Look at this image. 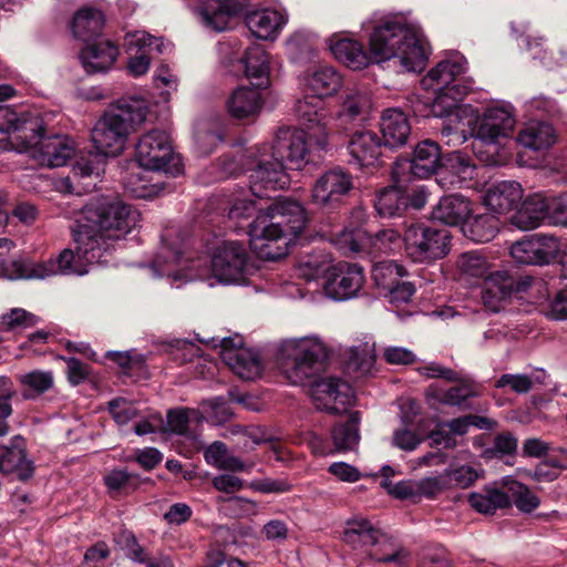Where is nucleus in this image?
I'll list each match as a JSON object with an SVG mask.
<instances>
[{"instance_id":"c9c22d12","label":"nucleus","mask_w":567,"mask_h":567,"mask_svg":"<svg viewBox=\"0 0 567 567\" xmlns=\"http://www.w3.org/2000/svg\"><path fill=\"white\" fill-rule=\"evenodd\" d=\"M330 50L337 60L353 70L368 66L372 60L360 42L348 38L331 39Z\"/></svg>"},{"instance_id":"49530a36","label":"nucleus","mask_w":567,"mask_h":567,"mask_svg":"<svg viewBox=\"0 0 567 567\" xmlns=\"http://www.w3.org/2000/svg\"><path fill=\"white\" fill-rule=\"evenodd\" d=\"M468 503L478 513L489 515L512 506L509 495L501 488H487L485 494L472 493Z\"/></svg>"},{"instance_id":"423d86ee","label":"nucleus","mask_w":567,"mask_h":567,"mask_svg":"<svg viewBox=\"0 0 567 567\" xmlns=\"http://www.w3.org/2000/svg\"><path fill=\"white\" fill-rule=\"evenodd\" d=\"M292 218L282 227L270 224L264 227L254 226L249 230L250 250L264 261H277L288 256L297 244L303 245L309 238V215H290Z\"/></svg>"},{"instance_id":"0eeeda50","label":"nucleus","mask_w":567,"mask_h":567,"mask_svg":"<svg viewBox=\"0 0 567 567\" xmlns=\"http://www.w3.org/2000/svg\"><path fill=\"white\" fill-rule=\"evenodd\" d=\"M145 110L120 104L107 110L92 130V142L99 153L117 156L124 148L131 128L145 121Z\"/></svg>"},{"instance_id":"5fc2aeb1","label":"nucleus","mask_w":567,"mask_h":567,"mask_svg":"<svg viewBox=\"0 0 567 567\" xmlns=\"http://www.w3.org/2000/svg\"><path fill=\"white\" fill-rule=\"evenodd\" d=\"M114 542L122 549L126 550V556L133 561L146 565L150 560L144 547L138 544V540L132 530L121 528L114 534Z\"/></svg>"},{"instance_id":"58836bf2","label":"nucleus","mask_w":567,"mask_h":567,"mask_svg":"<svg viewBox=\"0 0 567 567\" xmlns=\"http://www.w3.org/2000/svg\"><path fill=\"white\" fill-rule=\"evenodd\" d=\"M224 362L243 380H255L261 374L262 364L259 357L248 349L227 351Z\"/></svg>"},{"instance_id":"72a5a7b5","label":"nucleus","mask_w":567,"mask_h":567,"mask_svg":"<svg viewBox=\"0 0 567 567\" xmlns=\"http://www.w3.org/2000/svg\"><path fill=\"white\" fill-rule=\"evenodd\" d=\"M42 127V118L30 114L19 115L8 106H0V134L7 135L17 132V140L25 143L30 132L39 131Z\"/></svg>"},{"instance_id":"f3484780","label":"nucleus","mask_w":567,"mask_h":567,"mask_svg":"<svg viewBox=\"0 0 567 567\" xmlns=\"http://www.w3.org/2000/svg\"><path fill=\"white\" fill-rule=\"evenodd\" d=\"M0 472L4 475L14 474L20 482H28L35 472L34 462L27 457V441L14 435L8 444L0 443Z\"/></svg>"},{"instance_id":"338daca9","label":"nucleus","mask_w":567,"mask_h":567,"mask_svg":"<svg viewBox=\"0 0 567 567\" xmlns=\"http://www.w3.org/2000/svg\"><path fill=\"white\" fill-rule=\"evenodd\" d=\"M436 209L441 213H473V206L471 200L461 194H450L443 196Z\"/></svg>"},{"instance_id":"1a4fd4ad","label":"nucleus","mask_w":567,"mask_h":567,"mask_svg":"<svg viewBox=\"0 0 567 567\" xmlns=\"http://www.w3.org/2000/svg\"><path fill=\"white\" fill-rule=\"evenodd\" d=\"M256 269L245 246L238 241L224 243L212 257L213 274L220 282L245 284Z\"/></svg>"},{"instance_id":"7ed1b4c3","label":"nucleus","mask_w":567,"mask_h":567,"mask_svg":"<svg viewBox=\"0 0 567 567\" xmlns=\"http://www.w3.org/2000/svg\"><path fill=\"white\" fill-rule=\"evenodd\" d=\"M269 147H258L254 166L249 169V190L254 194L252 210L256 213H305L301 202L293 196L270 198L265 192L287 187L290 177L280 158L274 157Z\"/></svg>"},{"instance_id":"2f4dec72","label":"nucleus","mask_w":567,"mask_h":567,"mask_svg":"<svg viewBox=\"0 0 567 567\" xmlns=\"http://www.w3.org/2000/svg\"><path fill=\"white\" fill-rule=\"evenodd\" d=\"M306 87L315 97L336 94L342 86V75L332 66L320 65L308 71L303 78Z\"/></svg>"},{"instance_id":"69168bd1","label":"nucleus","mask_w":567,"mask_h":567,"mask_svg":"<svg viewBox=\"0 0 567 567\" xmlns=\"http://www.w3.org/2000/svg\"><path fill=\"white\" fill-rule=\"evenodd\" d=\"M105 358L116 363L123 374L132 377L135 370H141L144 365V360L141 355L132 357L128 352L107 351Z\"/></svg>"},{"instance_id":"de8ad7c7","label":"nucleus","mask_w":567,"mask_h":567,"mask_svg":"<svg viewBox=\"0 0 567 567\" xmlns=\"http://www.w3.org/2000/svg\"><path fill=\"white\" fill-rule=\"evenodd\" d=\"M371 107V97L361 90H350L342 104V109L337 113L342 122L353 121L369 112Z\"/></svg>"},{"instance_id":"8fccbe9b","label":"nucleus","mask_w":567,"mask_h":567,"mask_svg":"<svg viewBox=\"0 0 567 567\" xmlns=\"http://www.w3.org/2000/svg\"><path fill=\"white\" fill-rule=\"evenodd\" d=\"M343 539L347 543L359 542L364 546H373L378 543V530L367 519H354L348 522Z\"/></svg>"},{"instance_id":"4d7b16f0","label":"nucleus","mask_w":567,"mask_h":567,"mask_svg":"<svg viewBox=\"0 0 567 567\" xmlns=\"http://www.w3.org/2000/svg\"><path fill=\"white\" fill-rule=\"evenodd\" d=\"M517 439L511 432H501L495 435L493 446L484 451L487 458L496 457L503 458L504 456H513L517 452Z\"/></svg>"},{"instance_id":"4468645a","label":"nucleus","mask_w":567,"mask_h":567,"mask_svg":"<svg viewBox=\"0 0 567 567\" xmlns=\"http://www.w3.org/2000/svg\"><path fill=\"white\" fill-rule=\"evenodd\" d=\"M341 241L349 245L353 252L389 254L401 246L403 237L395 229H381L371 233L367 229L357 228L341 233Z\"/></svg>"},{"instance_id":"393cba45","label":"nucleus","mask_w":567,"mask_h":567,"mask_svg":"<svg viewBox=\"0 0 567 567\" xmlns=\"http://www.w3.org/2000/svg\"><path fill=\"white\" fill-rule=\"evenodd\" d=\"M523 188L517 182H501L484 195V205L491 213H509L523 205ZM518 213H524L523 208Z\"/></svg>"},{"instance_id":"603ef678","label":"nucleus","mask_w":567,"mask_h":567,"mask_svg":"<svg viewBox=\"0 0 567 567\" xmlns=\"http://www.w3.org/2000/svg\"><path fill=\"white\" fill-rule=\"evenodd\" d=\"M442 169L457 176L461 181L472 179L475 165L468 155L462 152H452L443 157Z\"/></svg>"},{"instance_id":"a878e982","label":"nucleus","mask_w":567,"mask_h":567,"mask_svg":"<svg viewBox=\"0 0 567 567\" xmlns=\"http://www.w3.org/2000/svg\"><path fill=\"white\" fill-rule=\"evenodd\" d=\"M243 9L244 3L239 0H205L200 7V14L207 28L221 32L228 29L230 19Z\"/></svg>"},{"instance_id":"6ab92c4d","label":"nucleus","mask_w":567,"mask_h":567,"mask_svg":"<svg viewBox=\"0 0 567 567\" xmlns=\"http://www.w3.org/2000/svg\"><path fill=\"white\" fill-rule=\"evenodd\" d=\"M308 134L305 130L281 127L277 131L272 144H264L261 147H269L274 157L280 162H289L300 167L307 154Z\"/></svg>"},{"instance_id":"bb28decb","label":"nucleus","mask_w":567,"mask_h":567,"mask_svg":"<svg viewBox=\"0 0 567 567\" xmlns=\"http://www.w3.org/2000/svg\"><path fill=\"white\" fill-rule=\"evenodd\" d=\"M254 194L249 190L237 188L231 192H220L212 195L204 206L197 207L202 213H243L252 210Z\"/></svg>"},{"instance_id":"37998d69","label":"nucleus","mask_w":567,"mask_h":567,"mask_svg":"<svg viewBox=\"0 0 567 567\" xmlns=\"http://www.w3.org/2000/svg\"><path fill=\"white\" fill-rule=\"evenodd\" d=\"M524 213H567V192L555 195L538 192L527 196L523 203Z\"/></svg>"},{"instance_id":"3c124183","label":"nucleus","mask_w":567,"mask_h":567,"mask_svg":"<svg viewBox=\"0 0 567 567\" xmlns=\"http://www.w3.org/2000/svg\"><path fill=\"white\" fill-rule=\"evenodd\" d=\"M40 318L23 308H12L0 317V332L17 331L32 328L38 324Z\"/></svg>"},{"instance_id":"20e7f679","label":"nucleus","mask_w":567,"mask_h":567,"mask_svg":"<svg viewBox=\"0 0 567 567\" xmlns=\"http://www.w3.org/2000/svg\"><path fill=\"white\" fill-rule=\"evenodd\" d=\"M370 51L377 62L396 58L409 72H421L427 55L422 40L405 22L389 19L378 24L370 35Z\"/></svg>"},{"instance_id":"6e6d98bb","label":"nucleus","mask_w":567,"mask_h":567,"mask_svg":"<svg viewBox=\"0 0 567 567\" xmlns=\"http://www.w3.org/2000/svg\"><path fill=\"white\" fill-rule=\"evenodd\" d=\"M22 384L28 386L24 398L32 399L53 386V375L51 372L32 371L22 378Z\"/></svg>"},{"instance_id":"774afa93","label":"nucleus","mask_w":567,"mask_h":567,"mask_svg":"<svg viewBox=\"0 0 567 567\" xmlns=\"http://www.w3.org/2000/svg\"><path fill=\"white\" fill-rule=\"evenodd\" d=\"M166 419V427L169 432L178 435H184L187 433L190 421L189 409H171L167 411Z\"/></svg>"},{"instance_id":"b1692460","label":"nucleus","mask_w":567,"mask_h":567,"mask_svg":"<svg viewBox=\"0 0 567 567\" xmlns=\"http://www.w3.org/2000/svg\"><path fill=\"white\" fill-rule=\"evenodd\" d=\"M190 233L188 229L165 228L161 235L162 248L155 256L156 265H181L186 257Z\"/></svg>"},{"instance_id":"e433bc0d","label":"nucleus","mask_w":567,"mask_h":567,"mask_svg":"<svg viewBox=\"0 0 567 567\" xmlns=\"http://www.w3.org/2000/svg\"><path fill=\"white\" fill-rule=\"evenodd\" d=\"M104 27V14L93 8H82L71 21V31L75 39L90 42L99 37Z\"/></svg>"},{"instance_id":"09e8293b","label":"nucleus","mask_w":567,"mask_h":567,"mask_svg":"<svg viewBox=\"0 0 567 567\" xmlns=\"http://www.w3.org/2000/svg\"><path fill=\"white\" fill-rule=\"evenodd\" d=\"M506 493L509 495L511 502L514 503L520 512L532 513L539 506L540 501L538 496L535 495L527 485L513 480L506 484Z\"/></svg>"},{"instance_id":"5701e85b","label":"nucleus","mask_w":567,"mask_h":567,"mask_svg":"<svg viewBox=\"0 0 567 567\" xmlns=\"http://www.w3.org/2000/svg\"><path fill=\"white\" fill-rule=\"evenodd\" d=\"M384 144L377 133L371 131L354 133L349 143L348 151L351 162L360 167L381 164Z\"/></svg>"},{"instance_id":"f704fd0d","label":"nucleus","mask_w":567,"mask_h":567,"mask_svg":"<svg viewBox=\"0 0 567 567\" xmlns=\"http://www.w3.org/2000/svg\"><path fill=\"white\" fill-rule=\"evenodd\" d=\"M261 106V94L255 87L240 86L233 91L227 101L229 114L238 120L256 116Z\"/></svg>"},{"instance_id":"052dcab7","label":"nucleus","mask_w":567,"mask_h":567,"mask_svg":"<svg viewBox=\"0 0 567 567\" xmlns=\"http://www.w3.org/2000/svg\"><path fill=\"white\" fill-rule=\"evenodd\" d=\"M559 216L560 215H511L509 223L520 230H530L539 227L545 223L556 224L559 221H567V218L563 220L558 218Z\"/></svg>"},{"instance_id":"a211bd4d","label":"nucleus","mask_w":567,"mask_h":567,"mask_svg":"<svg viewBox=\"0 0 567 567\" xmlns=\"http://www.w3.org/2000/svg\"><path fill=\"white\" fill-rule=\"evenodd\" d=\"M443 158L441 156L440 145L433 141L425 140L420 142L413 152V157L396 161L395 167L392 169V177L396 182L401 179L398 168L402 165L409 167L410 173L417 178H427L435 174L442 167Z\"/></svg>"},{"instance_id":"0e129e2a","label":"nucleus","mask_w":567,"mask_h":567,"mask_svg":"<svg viewBox=\"0 0 567 567\" xmlns=\"http://www.w3.org/2000/svg\"><path fill=\"white\" fill-rule=\"evenodd\" d=\"M403 425L411 426L416 434L425 439L430 440V434L433 430H431L432 420L425 416H421L419 412V406L416 410L414 409V404H411V411L404 412L402 416Z\"/></svg>"},{"instance_id":"aec40b11","label":"nucleus","mask_w":567,"mask_h":567,"mask_svg":"<svg viewBox=\"0 0 567 567\" xmlns=\"http://www.w3.org/2000/svg\"><path fill=\"white\" fill-rule=\"evenodd\" d=\"M427 195L423 189L411 194L396 186H388L378 190L373 198L377 213H399L401 210H421L425 207Z\"/></svg>"},{"instance_id":"6e6552de","label":"nucleus","mask_w":567,"mask_h":567,"mask_svg":"<svg viewBox=\"0 0 567 567\" xmlns=\"http://www.w3.org/2000/svg\"><path fill=\"white\" fill-rule=\"evenodd\" d=\"M451 238L452 235L445 227L411 224L403 235L405 254L414 262H433L449 254Z\"/></svg>"},{"instance_id":"c756f323","label":"nucleus","mask_w":567,"mask_h":567,"mask_svg":"<svg viewBox=\"0 0 567 567\" xmlns=\"http://www.w3.org/2000/svg\"><path fill=\"white\" fill-rule=\"evenodd\" d=\"M118 55V49L109 40L87 44L80 54L83 68L90 74L109 71Z\"/></svg>"},{"instance_id":"f257e3e1","label":"nucleus","mask_w":567,"mask_h":567,"mask_svg":"<svg viewBox=\"0 0 567 567\" xmlns=\"http://www.w3.org/2000/svg\"><path fill=\"white\" fill-rule=\"evenodd\" d=\"M136 215H85L84 221L72 227L75 250H62L55 260L35 262L29 258L13 260L10 265L14 279H44L61 274L83 276L87 266L103 262L104 254L110 249L109 240H117L131 231Z\"/></svg>"},{"instance_id":"9d476101","label":"nucleus","mask_w":567,"mask_h":567,"mask_svg":"<svg viewBox=\"0 0 567 567\" xmlns=\"http://www.w3.org/2000/svg\"><path fill=\"white\" fill-rule=\"evenodd\" d=\"M44 126L39 131L30 132L24 143L25 151H30L32 157L40 165L48 167H61L74 154L73 142L64 135L45 136Z\"/></svg>"},{"instance_id":"c85d7f7f","label":"nucleus","mask_w":567,"mask_h":567,"mask_svg":"<svg viewBox=\"0 0 567 567\" xmlns=\"http://www.w3.org/2000/svg\"><path fill=\"white\" fill-rule=\"evenodd\" d=\"M351 186V178L348 174L342 171H330L316 183L312 199L322 206L337 203L342 195L350 190Z\"/></svg>"},{"instance_id":"13d9d810","label":"nucleus","mask_w":567,"mask_h":567,"mask_svg":"<svg viewBox=\"0 0 567 567\" xmlns=\"http://www.w3.org/2000/svg\"><path fill=\"white\" fill-rule=\"evenodd\" d=\"M443 475L444 478L446 480L447 488H467L478 478L477 471L468 465H461L454 468H446Z\"/></svg>"},{"instance_id":"f03ea898","label":"nucleus","mask_w":567,"mask_h":567,"mask_svg":"<svg viewBox=\"0 0 567 567\" xmlns=\"http://www.w3.org/2000/svg\"><path fill=\"white\" fill-rule=\"evenodd\" d=\"M328 350L321 342H302L293 357L292 371L300 379H313V402L318 411L331 415L347 412L352 403L351 385L337 377L321 378L328 365Z\"/></svg>"},{"instance_id":"cd10ccee","label":"nucleus","mask_w":567,"mask_h":567,"mask_svg":"<svg viewBox=\"0 0 567 567\" xmlns=\"http://www.w3.org/2000/svg\"><path fill=\"white\" fill-rule=\"evenodd\" d=\"M380 131L384 146L396 148L408 143L411 125L408 116L401 110L388 109L381 116Z\"/></svg>"},{"instance_id":"dca6fc26","label":"nucleus","mask_w":567,"mask_h":567,"mask_svg":"<svg viewBox=\"0 0 567 567\" xmlns=\"http://www.w3.org/2000/svg\"><path fill=\"white\" fill-rule=\"evenodd\" d=\"M556 240L554 236L535 234L513 244L511 255L520 265H549L555 257Z\"/></svg>"},{"instance_id":"473e14b6","label":"nucleus","mask_w":567,"mask_h":567,"mask_svg":"<svg viewBox=\"0 0 567 567\" xmlns=\"http://www.w3.org/2000/svg\"><path fill=\"white\" fill-rule=\"evenodd\" d=\"M478 394L475 384L468 380H458V382L447 390L431 384L426 390L429 401L434 400L446 405L458 406L461 409H471L468 399Z\"/></svg>"},{"instance_id":"79ce46f5","label":"nucleus","mask_w":567,"mask_h":567,"mask_svg":"<svg viewBox=\"0 0 567 567\" xmlns=\"http://www.w3.org/2000/svg\"><path fill=\"white\" fill-rule=\"evenodd\" d=\"M246 76L256 80V85L261 86L267 83L269 75V60L264 47L254 44L249 47L243 58Z\"/></svg>"},{"instance_id":"ddd939ff","label":"nucleus","mask_w":567,"mask_h":567,"mask_svg":"<svg viewBox=\"0 0 567 567\" xmlns=\"http://www.w3.org/2000/svg\"><path fill=\"white\" fill-rule=\"evenodd\" d=\"M135 153L140 166L150 171H166L174 156L171 137L162 130H151L142 135Z\"/></svg>"},{"instance_id":"c03bdc74","label":"nucleus","mask_w":567,"mask_h":567,"mask_svg":"<svg viewBox=\"0 0 567 567\" xmlns=\"http://www.w3.org/2000/svg\"><path fill=\"white\" fill-rule=\"evenodd\" d=\"M246 24L258 39L266 40L282 24V16L276 10H260L247 14Z\"/></svg>"},{"instance_id":"680f3d73","label":"nucleus","mask_w":567,"mask_h":567,"mask_svg":"<svg viewBox=\"0 0 567 567\" xmlns=\"http://www.w3.org/2000/svg\"><path fill=\"white\" fill-rule=\"evenodd\" d=\"M509 388L514 393L525 394L533 389V380L527 374H502L495 382L496 389Z\"/></svg>"},{"instance_id":"39448f33","label":"nucleus","mask_w":567,"mask_h":567,"mask_svg":"<svg viewBox=\"0 0 567 567\" xmlns=\"http://www.w3.org/2000/svg\"><path fill=\"white\" fill-rule=\"evenodd\" d=\"M457 267L463 275L484 279L482 300L484 306L494 312L499 310L502 301L514 295L526 292L533 281L529 276H517L507 270L489 272V262L476 251L462 254L458 257Z\"/></svg>"},{"instance_id":"7c9ffc66","label":"nucleus","mask_w":567,"mask_h":567,"mask_svg":"<svg viewBox=\"0 0 567 567\" xmlns=\"http://www.w3.org/2000/svg\"><path fill=\"white\" fill-rule=\"evenodd\" d=\"M472 85L457 78L451 84L435 89L436 96L432 103L431 113L437 117L449 116L458 107L461 101L471 92Z\"/></svg>"},{"instance_id":"864d4df0","label":"nucleus","mask_w":567,"mask_h":567,"mask_svg":"<svg viewBox=\"0 0 567 567\" xmlns=\"http://www.w3.org/2000/svg\"><path fill=\"white\" fill-rule=\"evenodd\" d=\"M151 478H142L138 474L125 470H113L104 476V483L110 491L136 489L141 484L150 483Z\"/></svg>"},{"instance_id":"bf43d9fd","label":"nucleus","mask_w":567,"mask_h":567,"mask_svg":"<svg viewBox=\"0 0 567 567\" xmlns=\"http://www.w3.org/2000/svg\"><path fill=\"white\" fill-rule=\"evenodd\" d=\"M81 213H131V210L117 195H101L86 205Z\"/></svg>"},{"instance_id":"f8f14e48","label":"nucleus","mask_w":567,"mask_h":567,"mask_svg":"<svg viewBox=\"0 0 567 567\" xmlns=\"http://www.w3.org/2000/svg\"><path fill=\"white\" fill-rule=\"evenodd\" d=\"M296 112L306 125L308 140L323 150L328 145L332 122L336 120L334 116L324 107L319 97H307L298 101Z\"/></svg>"},{"instance_id":"4be33fe9","label":"nucleus","mask_w":567,"mask_h":567,"mask_svg":"<svg viewBox=\"0 0 567 567\" xmlns=\"http://www.w3.org/2000/svg\"><path fill=\"white\" fill-rule=\"evenodd\" d=\"M437 219L445 225L461 224L464 235L477 243L492 240L501 225L497 215H441Z\"/></svg>"},{"instance_id":"2eb2a0df","label":"nucleus","mask_w":567,"mask_h":567,"mask_svg":"<svg viewBox=\"0 0 567 567\" xmlns=\"http://www.w3.org/2000/svg\"><path fill=\"white\" fill-rule=\"evenodd\" d=\"M515 125L516 118L512 106L487 107L480 118L475 140L483 144H498L512 136Z\"/></svg>"},{"instance_id":"e2e57ef3","label":"nucleus","mask_w":567,"mask_h":567,"mask_svg":"<svg viewBox=\"0 0 567 567\" xmlns=\"http://www.w3.org/2000/svg\"><path fill=\"white\" fill-rule=\"evenodd\" d=\"M381 487L386 489V492L401 501H412L417 502L416 496V482L415 481H400L393 484L391 481L382 480L380 483Z\"/></svg>"},{"instance_id":"9b49d317","label":"nucleus","mask_w":567,"mask_h":567,"mask_svg":"<svg viewBox=\"0 0 567 567\" xmlns=\"http://www.w3.org/2000/svg\"><path fill=\"white\" fill-rule=\"evenodd\" d=\"M363 282V268L357 264L339 261L324 270V292L337 301L355 297Z\"/></svg>"},{"instance_id":"a19ab883","label":"nucleus","mask_w":567,"mask_h":567,"mask_svg":"<svg viewBox=\"0 0 567 567\" xmlns=\"http://www.w3.org/2000/svg\"><path fill=\"white\" fill-rule=\"evenodd\" d=\"M360 421L361 413L359 411H352L349 413L346 422L333 425L331 437L337 450L350 451L358 445L360 441Z\"/></svg>"},{"instance_id":"4c0bfd02","label":"nucleus","mask_w":567,"mask_h":567,"mask_svg":"<svg viewBox=\"0 0 567 567\" xmlns=\"http://www.w3.org/2000/svg\"><path fill=\"white\" fill-rule=\"evenodd\" d=\"M557 135L551 124L545 122H532L522 128L517 135V142L533 151L546 150L556 143Z\"/></svg>"},{"instance_id":"a18cd8bd","label":"nucleus","mask_w":567,"mask_h":567,"mask_svg":"<svg viewBox=\"0 0 567 567\" xmlns=\"http://www.w3.org/2000/svg\"><path fill=\"white\" fill-rule=\"evenodd\" d=\"M445 425L449 427V431L442 429L441 424H436L435 429L431 432V447L442 446L445 450H452L457 444L455 435L463 436L468 432L466 415L447 421Z\"/></svg>"},{"instance_id":"412c9836","label":"nucleus","mask_w":567,"mask_h":567,"mask_svg":"<svg viewBox=\"0 0 567 567\" xmlns=\"http://www.w3.org/2000/svg\"><path fill=\"white\" fill-rule=\"evenodd\" d=\"M408 275L406 269L396 261H380L374 269V278L379 286L386 288L389 297L395 302H408L415 292V286L400 278Z\"/></svg>"},{"instance_id":"ea45409f","label":"nucleus","mask_w":567,"mask_h":567,"mask_svg":"<svg viewBox=\"0 0 567 567\" xmlns=\"http://www.w3.org/2000/svg\"><path fill=\"white\" fill-rule=\"evenodd\" d=\"M466 70L463 60H444L432 68L422 80L426 89H440L462 76Z\"/></svg>"}]
</instances>
